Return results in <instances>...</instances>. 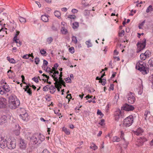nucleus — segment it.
<instances>
[{
  "label": "nucleus",
  "instance_id": "f257e3e1",
  "mask_svg": "<svg viewBox=\"0 0 153 153\" xmlns=\"http://www.w3.org/2000/svg\"><path fill=\"white\" fill-rule=\"evenodd\" d=\"M15 96H10L9 98V107L11 109H15L20 104V101L16 98Z\"/></svg>",
  "mask_w": 153,
  "mask_h": 153
},
{
  "label": "nucleus",
  "instance_id": "f03ea898",
  "mask_svg": "<svg viewBox=\"0 0 153 153\" xmlns=\"http://www.w3.org/2000/svg\"><path fill=\"white\" fill-rule=\"evenodd\" d=\"M45 139L44 136L41 134H35L30 137V141L33 144H40Z\"/></svg>",
  "mask_w": 153,
  "mask_h": 153
},
{
  "label": "nucleus",
  "instance_id": "7ed1b4c3",
  "mask_svg": "<svg viewBox=\"0 0 153 153\" xmlns=\"http://www.w3.org/2000/svg\"><path fill=\"white\" fill-rule=\"evenodd\" d=\"M144 62L143 61H140L137 63L136 68L140 71H142L143 74H145L147 73L148 69L147 68H146L144 67Z\"/></svg>",
  "mask_w": 153,
  "mask_h": 153
},
{
  "label": "nucleus",
  "instance_id": "20e7f679",
  "mask_svg": "<svg viewBox=\"0 0 153 153\" xmlns=\"http://www.w3.org/2000/svg\"><path fill=\"white\" fill-rule=\"evenodd\" d=\"M146 45V39L144 38L142 41L138 42L137 44V53H138L143 50L145 48Z\"/></svg>",
  "mask_w": 153,
  "mask_h": 153
},
{
  "label": "nucleus",
  "instance_id": "39448f33",
  "mask_svg": "<svg viewBox=\"0 0 153 153\" xmlns=\"http://www.w3.org/2000/svg\"><path fill=\"white\" fill-rule=\"evenodd\" d=\"M133 119V117L132 115L127 117L123 121V126L126 127L130 126L132 124Z\"/></svg>",
  "mask_w": 153,
  "mask_h": 153
},
{
  "label": "nucleus",
  "instance_id": "423d86ee",
  "mask_svg": "<svg viewBox=\"0 0 153 153\" xmlns=\"http://www.w3.org/2000/svg\"><path fill=\"white\" fill-rule=\"evenodd\" d=\"M16 141L14 138H8L7 148L10 149H13L16 148Z\"/></svg>",
  "mask_w": 153,
  "mask_h": 153
},
{
  "label": "nucleus",
  "instance_id": "0eeeda50",
  "mask_svg": "<svg viewBox=\"0 0 153 153\" xmlns=\"http://www.w3.org/2000/svg\"><path fill=\"white\" fill-rule=\"evenodd\" d=\"M8 139L7 140L3 137L0 138V146L2 148L7 147V146Z\"/></svg>",
  "mask_w": 153,
  "mask_h": 153
},
{
  "label": "nucleus",
  "instance_id": "6e6552de",
  "mask_svg": "<svg viewBox=\"0 0 153 153\" xmlns=\"http://www.w3.org/2000/svg\"><path fill=\"white\" fill-rule=\"evenodd\" d=\"M19 146L21 149H25L27 146V142L24 139L20 138L19 140Z\"/></svg>",
  "mask_w": 153,
  "mask_h": 153
},
{
  "label": "nucleus",
  "instance_id": "1a4fd4ad",
  "mask_svg": "<svg viewBox=\"0 0 153 153\" xmlns=\"http://www.w3.org/2000/svg\"><path fill=\"white\" fill-rule=\"evenodd\" d=\"M128 102L130 104H133L135 101V99L134 96V94L130 92L128 95Z\"/></svg>",
  "mask_w": 153,
  "mask_h": 153
},
{
  "label": "nucleus",
  "instance_id": "9d476101",
  "mask_svg": "<svg viewBox=\"0 0 153 153\" xmlns=\"http://www.w3.org/2000/svg\"><path fill=\"white\" fill-rule=\"evenodd\" d=\"M121 110H124L126 111H132L134 109V107L132 105H130L126 103L121 108Z\"/></svg>",
  "mask_w": 153,
  "mask_h": 153
},
{
  "label": "nucleus",
  "instance_id": "9b49d317",
  "mask_svg": "<svg viewBox=\"0 0 153 153\" xmlns=\"http://www.w3.org/2000/svg\"><path fill=\"white\" fill-rule=\"evenodd\" d=\"M7 104V100L3 97H0V108H3L6 107Z\"/></svg>",
  "mask_w": 153,
  "mask_h": 153
},
{
  "label": "nucleus",
  "instance_id": "f8f14e48",
  "mask_svg": "<svg viewBox=\"0 0 153 153\" xmlns=\"http://www.w3.org/2000/svg\"><path fill=\"white\" fill-rule=\"evenodd\" d=\"M7 120V117L6 115H0V125H2L6 123Z\"/></svg>",
  "mask_w": 153,
  "mask_h": 153
},
{
  "label": "nucleus",
  "instance_id": "ddd939ff",
  "mask_svg": "<svg viewBox=\"0 0 153 153\" xmlns=\"http://www.w3.org/2000/svg\"><path fill=\"white\" fill-rule=\"evenodd\" d=\"M124 133L123 131H121V135L120 136V138L123 139V141L124 142V147L125 148H127V146L128 144V142L126 141L124 137Z\"/></svg>",
  "mask_w": 153,
  "mask_h": 153
},
{
  "label": "nucleus",
  "instance_id": "4468645a",
  "mask_svg": "<svg viewBox=\"0 0 153 153\" xmlns=\"http://www.w3.org/2000/svg\"><path fill=\"white\" fill-rule=\"evenodd\" d=\"M114 114L115 119L117 121H118L120 118L122 116L121 111L119 110L116 111Z\"/></svg>",
  "mask_w": 153,
  "mask_h": 153
},
{
  "label": "nucleus",
  "instance_id": "2eb2a0df",
  "mask_svg": "<svg viewBox=\"0 0 153 153\" xmlns=\"http://www.w3.org/2000/svg\"><path fill=\"white\" fill-rule=\"evenodd\" d=\"M20 117L24 121L27 120L28 119V114L27 113L25 112L24 114H20L19 115Z\"/></svg>",
  "mask_w": 153,
  "mask_h": 153
},
{
  "label": "nucleus",
  "instance_id": "dca6fc26",
  "mask_svg": "<svg viewBox=\"0 0 153 153\" xmlns=\"http://www.w3.org/2000/svg\"><path fill=\"white\" fill-rule=\"evenodd\" d=\"M143 130L140 128H138L136 131H134V133L137 135L139 136L142 134L143 132Z\"/></svg>",
  "mask_w": 153,
  "mask_h": 153
},
{
  "label": "nucleus",
  "instance_id": "f3484780",
  "mask_svg": "<svg viewBox=\"0 0 153 153\" xmlns=\"http://www.w3.org/2000/svg\"><path fill=\"white\" fill-rule=\"evenodd\" d=\"M146 140V138H141L140 139L138 140L137 141V142L138 143V145L139 146L142 145L144 142Z\"/></svg>",
  "mask_w": 153,
  "mask_h": 153
},
{
  "label": "nucleus",
  "instance_id": "a211bd4d",
  "mask_svg": "<svg viewBox=\"0 0 153 153\" xmlns=\"http://www.w3.org/2000/svg\"><path fill=\"white\" fill-rule=\"evenodd\" d=\"M5 91L6 93L9 92L10 90V88L8 85L5 83V85L2 86Z\"/></svg>",
  "mask_w": 153,
  "mask_h": 153
},
{
  "label": "nucleus",
  "instance_id": "6ab92c4d",
  "mask_svg": "<svg viewBox=\"0 0 153 153\" xmlns=\"http://www.w3.org/2000/svg\"><path fill=\"white\" fill-rule=\"evenodd\" d=\"M148 66L151 70H153V59H149L148 62Z\"/></svg>",
  "mask_w": 153,
  "mask_h": 153
},
{
  "label": "nucleus",
  "instance_id": "aec40b11",
  "mask_svg": "<svg viewBox=\"0 0 153 153\" xmlns=\"http://www.w3.org/2000/svg\"><path fill=\"white\" fill-rule=\"evenodd\" d=\"M42 20L45 22H47L48 21V17L46 15H43L41 16V17Z\"/></svg>",
  "mask_w": 153,
  "mask_h": 153
},
{
  "label": "nucleus",
  "instance_id": "412c9836",
  "mask_svg": "<svg viewBox=\"0 0 153 153\" xmlns=\"http://www.w3.org/2000/svg\"><path fill=\"white\" fill-rule=\"evenodd\" d=\"M59 25L58 23L53 24L51 27L52 30L53 31H56L58 30V27Z\"/></svg>",
  "mask_w": 153,
  "mask_h": 153
},
{
  "label": "nucleus",
  "instance_id": "4be33fe9",
  "mask_svg": "<svg viewBox=\"0 0 153 153\" xmlns=\"http://www.w3.org/2000/svg\"><path fill=\"white\" fill-rule=\"evenodd\" d=\"M13 41L16 43L17 46L18 47H20L21 46L22 43L19 40V39L16 38V39H13Z\"/></svg>",
  "mask_w": 153,
  "mask_h": 153
},
{
  "label": "nucleus",
  "instance_id": "5701e85b",
  "mask_svg": "<svg viewBox=\"0 0 153 153\" xmlns=\"http://www.w3.org/2000/svg\"><path fill=\"white\" fill-rule=\"evenodd\" d=\"M51 91L50 93L51 94H53L56 91V88L55 86H54L53 85H52L50 87L48 88Z\"/></svg>",
  "mask_w": 153,
  "mask_h": 153
},
{
  "label": "nucleus",
  "instance_id": "b1692460",
  "mask_svg": "<svg viewBox=\"0 0 153 153\" xmlns=\"http://www.w3.org/2000/svg\"><path fill=\"white\" fill-rule=\"evenodd\" d=\"M61 31L62 34L66 35L68 33L67 30L64 27H62L61 30Z\"/></svg>",
  "mask_w": 153,
  "mask_h": 153
},
{
  "label": "nucleus",
  "instance_id": "393cba45",
  "mask_svg": "<svg viewBox=\"0 0 153 153\" xmlns=\"http://www.w3.org/2000/svg\"><path fill=\"white\" fill-rule=\"evenodd\" d=\"M50 75L51 76V77L53 79L54 81H55V82L54 83V84H58L59 80L58 77L54 76L53 75H51V74H50Z\"/></svg>",
  "mask_w": 153,
  "mask_h": 153
},
{
  "label": "nucleus",
  "instance_id": "a878e982",
  "mask_svg": "<svg viewBox=\"0 0 153 153\" xmlns=\"http://www.w3.org/2000/svg\"><path fill=\"white\" fill-rule=\"evenodd\" d=\"M120 140V138L119 137H118L117 136L114 137L113 138L112 141L113 142H118Z\"/></svg>",
  "mask_w": 153,
  "mask_h": 153
},
{
  "label": "nucleus",
  "instance_id": "bb28decb",
  "mask_svg": "<svg viewBox=\"0 0 153 153\" xmlns=\"http://www.w3.org/2000/svg\"><path fill=\"white\" fill-rule=\"evenodd\" d=\"M62 130L66 134L69 135L70 134V131H69V130L66 128L63 127L62 128Z\"/></svg>",
  "mask_w": 153,
  "mask_h": 153
},
{
  "label": "nucleus",
  "instance_id": "cd10ccee",
  "mask_svg": "<svg viewBox=\"0 0 153 153\" xmlns=\"http://www.w3.org/2000/svg\"><path fill=\"white\" fill-rule=\"evenodd\" d=\"M54 14L55 16L59 18H60L61 16V13L60 12L58 11H55L54 12Z\"/></svg>",
  "mask_w": 153,
  "mask_h": 153
},
{
  "label": "nucleus",
  "instance_id": "c85d7f7f",
  "mask_svg": "<svg viewBox=\"0 0 153 153\" xmlns=\"http://www.w3.org/2000/svg\"><path fill=\"white\" fill-rule=\"evenodd\" d=\"M99 82L101 83L102 85H104L106 83V80L104 79H101L99 81Z\"/></svg>",
  "mask_w": 153,
  "mask_h": 153
},
{
  "label": "nucleus",
  "instance_id": "c756f323",
  "mask_svg": "<svg viewBox=\"0 0 153 153\" xmlns=\"http://www.w3.org/2000/svg\"><path fill=\"white\" fill-rule=\"evenodd\" d=\"M53 39L52 37H50L47 38V42L48 44H50L53 42Z\"/></svg>",
  "mask_w": 153,
  "mask_h": 153
},
{
  "label": "nucleus",
  "instance_id": "7c9ffc66",
  "mask_svg": "<svg viewBox=\"0 0 153 153\" xmlns=\"http://www.w3.org/2000/svg\"><path fill=\"white\" fill-rule=\"evenodd\" d=\"M6 92L5 91L3 87L2 86H1L0 87V94L2 95L4 94H6Z\"/></svg>",
  "mask_w": 153,
  "mask_h": 153
},
{
  "label": "nucleus",
  "instance_id": "2f4dec72",
  "mask_svg": "<svg viewBox=\"0 0 153 153\" xmlns=\"http://www.w3.org/2000/svg\"><path fill=\"white\" fill-rule=\"evenodd\" d=\"M19 19L22 23H25L26 22V19L23 17L20 16L19 17Z\"/></svg>",
  "mask_w": 153,
  "mask_h": 153
},
{
  "label": "nucleus",
  "instance_id": "473e14b6",
  "mask_svg": "<svg viewBox=\"0 0 153 153\" xmlns=\"http://www.w3.org/2000/svg\"><path fill=\"white\" fill-rule=\"evenodd\" d=\"M73 28L74 29L77 28L79 27V23L77 22H75L73 24Z\"/></svg>",
  "mask_w": 153,
  "mask_h": 153
},
{
  "label": "nucleus",
  "instance_id": "72a5a7b5",
  "mask_svg": "<svg viewBox=\"0 0 153 153\" xmlns=\"http://www.w3.org/2000/svg\"><path fill=\"white\" fill-rule=\"evenodd\" d=\"M141 85L140 86V91L138 92V94H141L142 92L143 91V85H142V81H141Z\"/></svg>",
  "mask_w": 153,
  "mask_h": 153
},
{
  "label": "nucleus",
  "instance_id": "f704fd0d",
  "mask_svg": "<svg viewBox=\"0 0 153 153\" xmlns=\"http://www.w3.org/2000/svg\"><path fill=\"white\" fill-rule=\"evenodd\" d=\"M90 148L94 150L97 149V147L94 143H92L91 146L90 147Z\"/></svg>",
  "mask_w": 153,
  "mask_h": 153
},
{
  "label": "nucleus",
  "instance_id": "c9c22d12",
  "mask_svg": "<svg viewBox=\"0 0 153 153\" xmlns=\"http://www.w3.org/2000/svg\"><path fill=\"white\" fill-rule=\"evenodd\" d=\"M140 59L142 60H144L146 58H147V57H146V56H145L144 55H143V53H142L140 55Z\"/></svg>",
  "mask_w": 153,
  "mask_h": 153
},
{
  "label": "nucleus",
  "instance_id": "e433bc0d",
  "mask_svg": "<svg viewBox=\"0 0 153 153\" xmlns=\"http://www.w3.org/2000/svg\"><path fill=\"white\" fill-rule=\"evenodd\" d=\"M64 83V81L63 80L62 78V77H59V80L58 81V84H61V83Z\"/></svg>",
  "mask_w": 153,
  "mask_h": 153
},
{
  "label": "nucleus",
  "instance_id": "4c0bfd02",
  "mask_svg": "<svg viewBox=\"0 0 153 153\" xmlns=\"http://www.w3.org/2000/svg\"><path fill=\"white\" fill-rule=\"evenodd\" d=\"M150 115V112L149 111H147L145 112L144 114V115L145 116V120H146V118L148 116H149Z\"/></svg>",
  "mask_w": 153,
  "mask_h": 153
},
{
  "label": "nucleus",
  "instance_id": "58836bf2",
  "mask_svg": "<svg viewBox=\"0 0 153 153\" xmlns=\"http://www.w3.org/2000/svg\"><path fill=\"white\" fill-rule=\"evenodd\" d=\"M72 41L75 44H76L77 43V41L76 39V38L75 36H73L72 37Z\"/></svg>",
  "mask_w": 153,
  "mask_h": 153
},
{
  "label": "nucleus",
  "instance_id": "ea45409f",
  "mask_svg": "<svg viewBox=\"0 0 153 153\" xmlns=\"http://www.w3.org/2000/svg\"><path fill=\"white\" fill-rule=\"evenodd\" d=\"M125 33V31L124 30H122L121 32L119 33V36L120 37H122L123 36Z\"/></svg>",
  "mask_w": 153,
  "mask_h": 153
},
{
  "label": "nucleus",
  "instance_id": "a19ab883",
  "mask_svg": "<svg viewBox=\"0 0 153 153\" xmlns=\"http://www.w3.org/2000/svg\"><path fill=\"white\" fill-rule=\"evenodd\" d=\"M152 5H149L147 8L146 10V12L147 13H149L150 11H152V10H151V8H152Z\"/></svg>",
  "mask_w": 153,
  "mask_h": 153
},
{
  "label": "nucleus",
  "instance_id": "79ce46f5",
  "mask_svg": "<svg viewBox=\"0 0 153 153\" xmlns=\"http://www.w3.org/2000/svg\"><path fill=\"white\" fill-rule=\"evenodd\" d=\"M145 54H146V57L148 58L149 57V55L151 54V52L147 50L145 52Z\"/></svg>",
  "mask_w": 153,
  "mask_h": 153
},
{
  "label": "nucleus",
  "instance_id": "37998d69",
  "mask_svg": "<svg viewBox=\"0 0 153 153\" xmlns=\"http://www.w3.org/2000/svg\"><path fill=\"white\" fill-rule=\"evenodd\" d=\"M49 85H47L46 86H44L43 88V90L44 91H46L48 90V89H49Z\"/></svg>",
  "mask_w": 153,
  "mask_h": 153
},
{
  "label": "nucleus",
  "instance_id": "c03bdc74",
  "mask_svg": "<svg viewBox=\"0 0 153 153\" xmlns=\"http://www.w3.org/2000/svg\"><path fill=\"white\" fill-rule=\"evenodd\" d=\"M39 61L40 60L39 58L36 57L35 59V62L36 64L37 65L39 64Z\"/></svg>",
  "mask_w": 153,
  "mask_h": 153
},
{
  "label": "nucleus",
  "instance_id": "a18cd8bd",
  "mask_svg": "<svg viewBox=\"0 0 153 153\" xmlns=\"http://www.w3.org/2000/svg\"><path fill=\"white\" fill-rule=\"evenodd\" d=\"M69 50L71 53H73L74 52V48L73 47H71L69 48Z\"/></svg>",
  "mask_w": 153,
  "mask_h": 153
},
{
  "label": "nucleus",
  "instance_id": "49530a36",
  "mask_svg": "<svg viewBox=\"0 0 153 153\" xmlns=\"http://www.w3.org/2000/svg\"><path fill=\"white\" fill-rule=\"evenodd\" d=\"M68 18L71 19H74L76 18V16L74 15H69L68 16Z\"/></svg>",
  "mask_w": 153,
  "mask_h": 153
},
{
  "label": "nucleus",
  "instance_id": "de8ad7c7",
  "mask_svg": "<svg viewBox=\"0 0 153 153\" xmlns=\"http://www.w3.org/2000/svg\"><path fill=\"white\" fill-rule=\"evenodd\" d=\"M31 54H26L23 56L22 58L25 59H27L30 57Z\"/></svg>",
  "mask_w": 153,
  "mask_h": 153
},
{
  "label": "nucleus",
  "instance_id": "09e8293b",
  "mask_svg": "<svg viewBox=\"0 0 153 153\" xmlns=\"http://www.w3.org/2000/svg\"><path fill=\"white\" fill-rule=\"evenodd\" d=\"M86 44L88 45V47H91L92 46V44L89 41H87L86 42Z\"/></svg>",
  "mask_w": 153,
  "mask_h": 153
},
{
  "label": "nucleus",
  "instance_id": "8fccbe9b",
  "mask_svg": "<svg viewBox=\"0 0 153 153\" xmlns=\"http://www.w3.org/2000/svg\"><path fill=\"white\" fill-rule=\"evenodd\" d=\"M59 65L57 63H56L54 65L53 67L52 68L53 69L55 70L57 69V67H58Z\"/></svg>",
  "mask_w": 153,
  "mask_h": 153
},
{
  "label": "nucleus",
  "instance_id": "3c124183",
  "mask_svg": "<svg viewBox=\"0 0 153 153\" xmlns=\"http://www.w3.org/2000/svg\"><path fill=\"white\" fill-rule=\"evenodd\" d=\"M55 85V88H57L58 91H60V88H59V86H60V85L58 84Z\"/></svg>",
  "mask_w": 153,
  "mask_h": 153
},
{
  "label": "nucleus",
  "instance_id": "603ef678",
  "mask_svg": "<svg viewBox=\"0 0 153 153\" xmlns=\"http://www.w3.org/2000/svg\"><path fill=\"white\" fill-rule=\"evenodd\" d=\"M16 33L15 34V36L13 38V39H16V38H17V36L19 35V34L20 33V32L19 31L16 30Z\"/></svg>",
  "mask_w": 153,
  "mask_h": 153
},
{
  "label": "nucleus",
  "instance_id": "864d4df0",
  "mask_svg": "<svg viewBox=\"0 0 153 153\" xmlns=\"http://www.w3.org/2000/svg\"><path fill=\"white\" fill-rule=\"evenodd\" d=\"M30 86L31 85L29 84L28 85H27L26 86H25V87H26V88H24V89L25 90V91H26L27 90V89H31L29 88V87H30Z\"/></svg>",
  "mask_w": 153,
  "mask_h": 153
},
{
  "label": "nucleus",
  "instance_id": "5fc2aeb1",
  "mask_svg": "<svg viewBox=\"0 0 153 153\" xmlns=\"http://www.w3.org/2000/svg\"><path fill=\"white\" fill-rule=\"evenodd\" d=\"M26 91L29 95H31L32 94V92L31 90V89H27V90Z\"/></svg>",
  "mask_w": 153,
  "mask_h": 153
},
{
  "label": "nucleus",
  "instance_id": "6e6d98bb",
  "mask_svg": "<svg viewBox=\"0 0 153 153\" xmlns=\"http://www.w3.org/2000/svg\"><path fill=\"white\" fill-rule=\"evenodd\" d=\"M40 52L41 54L42 55H44L46 53V51H45L44 49H41L40 51Z\"/></svg>",
  "mask_w": 153,
  "mask_h": 153
},
{
  "label": "nucleus",
  "instance_id": "4d7b16f0",
  "mask_svg": "<svg viewBox=\"0 0 153 153\" xmlns=\"http://www.w3.org/2000/svg\"><path fill=\"white\" fill-rule=\"evenodd\" d=\"M97 113L98 115H100V116H102V117L103 116V115L101 111H100L99 109L97 110Z\"/></svg>",
  "mask_w": 153,
  "mask_h": 153
},
{
  "label": "nucleus",
  "instance_id": "13d9d810",
  "mask_svg": "<svg viewBox=\"0 0 153 153\" xmlns=\"http://www.w3.org/2000/svg\"><path fill=\"white\" fill-rule=\"evenodd\" d=\"M20 129H17L15 131V133L16 135H18L20 134Z\"/></svg>",
  "mask_w": 153,
  "mask_h": 153
},
{
  "label": "nucleus",
  "instance_id": "bf43d9fd",
  "mask_svg": "<svg viewBox=\"0 0 153 153\" xmlns=\"http://www.w3.org/2000/svg\"><path fill=\"white\" fill-rule=\"evenodd\" d=\"M105 121V120L104 119H102L101 121V122H100L99 123V124L101 126H103L104 124V122Z\"/></svg>",
  "mask_w": 153,
  "mask_h": 153
},
{
  "label": "nucleus",
  "instance_id": "052dcab7",
  "mask_svg": "<svg viewBox=\"0 0 153 153\" xmlns=\"http://www.w3.org/2000/svg\"><path fill=\"white\" fill-rule=\"evenodd\" d=\"M66 81L67 83H71V80L70 78L68 77L66 78Z\"/></svg>",
  "mask_w": 153,
  "mask_h": 153
},
{
  "label": "nucleus",
  "instance_id": "680f3d73",
  "mask_svg": "<svg viewBox=\"0 0 153 153\" xmlns=\"http://www.w3.org/2000/svg\"><path fill=\"white\" fill-rule=\"evenodd\" d=\"M32 79L36 83H38L39 82L38 78L34 77L32 78Z\"/></svg>",
  "mask_w": 153,
  "mask_h": 153
},
{
  "label": "nucleus",
  "instance_id": "e2e57ef3",
  "mask_svg": "<svg viewBox=\"0 0 153 153\" xmlns=\"http://www.w3.org/2000/svg\"><path fill=\"white\" fill-rule=\"evenodd\" d=\"M78 11V10L75 9H73L71 10L72 12L74 13H77Z\"/></svg>",
  "mask_w": 153,
  "mask_h": 153
},
{
  "label": "nucleus",
  "instance_id": "0e129e2a",
  "mask_svg": "<svg viewBox=\"0 0 153 153\" xmlns=\"http://www.w3.org/2000/svg\"><path fill=\"white\" fill-rule=\"evenodd\" d=\"M10 62L12 63H16L15 60L12 58H11L10 61Z\"/></svg>",
  "mask_w": 153,
  "mask_h": 153
},
{
  "label": "nucleus",
  "instance_id": "69168bd1",
  "mask_svg": "<svg viewBox=\"0 0 153 153\" xmlns=\"http://www.w3.org/2000/svg\"><path fill=\"white\" fill-rule=\"evenodd\" d=\"M42 153H50V152L46 149H44Z\"/></svg>",
  "mask_w": 153,
  "mask_h": 153
},
{
  "label": "nucleus",
  "instance_id": "338daca9",
  "mask_svg": "<svg viewBox=\"0 0 153 153\" xmlns=\"http://www.w3.org/2000/svg\"><path fill=\"white\" fill-rule=\"evenodd\" d=\"M110 86V89H111L112 90H113L114 89V85L113 84H111Z\"/></svg>",
  "mask_w": 153,
  "mask_h": 153
},
{
  "label": "nucleus",
  "instance_id": "774afa93",
  "mask_svg": "<svg viewBox=\"0 0 153 153\" xmlns=\"http://www.w3.org/2000/svg\"><path fill=\"white\" fill-rule=\"evenodd\" d=\"M150 80L152 82V84L153 85V74L150 76Z\"/></svg>",
  "mask_w": 153,
  "mask_h": 153
}]
</instances>
